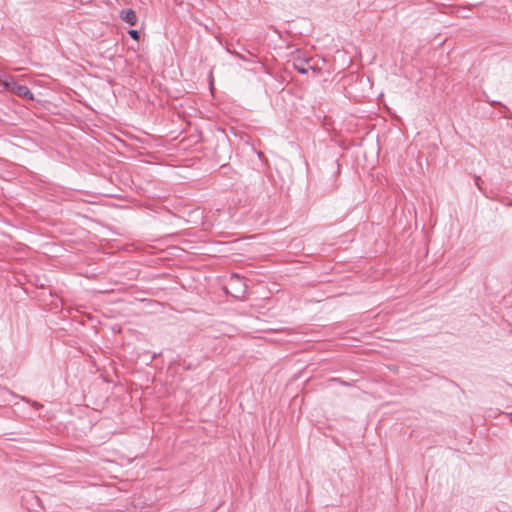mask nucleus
<instances>
[{
    "label": "nucleus",
    "mask_w": 512,
    "mask_h": 512,
    "mask_svg": "<svg viewBox=\"0 0 512 512\" xmlns=\"http://www.w3.org/2000/svg\"><path fill=\"white\" fill-rule=\"evenodd\" d=\"M3 87L28 100H33L34 98L33 93L26 85L17 84L14 81H5L3 82Z\"/></svg>",
    "instance_id": "obj_1"
},
{
    "label": "nucleus",
    "mask_w": 512,
    "mask_h": 512,
    "mask_svg": "<svg viewBox=\"0 0 512 512\" xmlns=\"http://www.w3.org/2000/svg\"><path fill=\"white\" fill-rule=\"evenodd\" d=\"M311 60V58H297L293 61V67L296 71H298L301 74H307L309 70H313L315 72L316 69L310 63Z\"/></svg>",
    "instance_id": "obj_2"
},
{
    "label": "nucleus",
    "mask_w": 512,
    "mask_h": 512,
    "mask_svg": "<svg viewBox=\"0 0 512 512\" xmlns=\"http://www.w3.org/2000/svg\"><path fill=\"white\" fill-rule=\"evenodd\" d=\"M120 18L124 22L128 23L130 26H135L137 24V21H138L136 12L133 9H131V8L122 10L120 12Z\"/></svg>",
    "instance_id": "obj_3"
},
{
    "label": "nucleus",
    "mask_w": 512,
    "mask_h": 512,
    "mask_svg": "<svg viewBox=\"0 0 512 512\" xmlns=\"http://www.w3.org/2000/svg\"><path fill=\"white\" fill-rule=\"evenodd\" d=\"M128 34L131 36V38H133L136 41H138L140 39V33L136 29L129 30Z\"/></svg>",
    "instance_id": "obj_4"
},
{
    "label": "nucleus",
    "mask_w": 512,
    "mask_h": 512,
    "mask_svg": "<svg viewBox=\"0 0 512 512\" xmlns=\"http://www.w3.org/2000/svg\"><path fill=\"white\" fill-rule=\"evenodd\" d=\"M481 182H482V180L480 179V177H476V178H475V183H476L477 187H478L480 190L482 189V188H481Z\"/></svg>",
    "instance_id": "obj_5"
},
{
    "label": "nucleus",
    "mask_w": 512,
    "mask_h": 512,
    "mask_svg": "<svg viewBox=\"0 0 512 512\" xmlns=\"http://www.w3.org/2000/svg\"><path fill=\"white\" fill-rule=\"evenodd\" d=\"M228 52H230V53H232V54H234V55H236V56L240 57L241 59H244V57H243V56H240V55H239V54H237L236 52H232V51H231V49H228Z\"/></svg>",
    "instance_id": "obj_6"
},
{
    "label": "nucleus",
    "mask_w": 512,
    "mask_h": 512,
    "mask_svg": "<svg viewBox=\"0 0 512 512\" xmlns=\"http://www.w3.org/2000/svg\"><path fill=\"white\" fill-rule=\"evenodd\" d=\"M231 279H232V280H233V279H236V280H239V281L241 280L240 276H238V275H233V276L231 277Z\"/></svg>",
    "instance_id": "obj_7"
},
{
    "label": "nucleus",
    "mask_w": 512,
    "mask_h": 512,
    "mask_svg": "<svg viewBox=\"0 0 512 512\" xmlns=\"http://www.w3.org/2000/svg\"><path fill=\"white\" fill-rule=\"evenodd\" d=\"M30 497L36 499L37 501L39 500L37 496L33 495L32 493H30Z\"/></svg>",
    "instance_id": "obj_8"
}]
</instances>
